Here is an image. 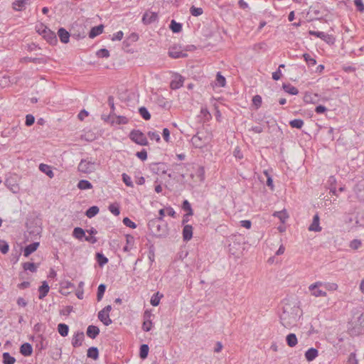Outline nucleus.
Returning <instances> with one entry per match:
<instances>
[{"label": "nucleus", "instance_id": "nucleus-1", "mask_svg": "<svg viewBox=\"0 0 364 364\" xmlns=\"http://www.w3.org/2000/svg\"><path fill=\"white\" fill-rule=\"evenodd\" d=\"M301 316V309L295 304L286 303L280 315L282 324L286 328L295 326Z\"/></svg>", "mask_w": 364, "mask_h": 364}, {"label": "nucleus", "instance_id": "nucleus-2", "mask_svg": "<svg viewBox=\"0 0 364 364\" xmlns=\"http://www.w3.org/2000/svg\"><path fill=\"white\" fill-rule=\"evenodd\" d=\"M36 32L42 36L50 44H54L57 42L56 35L50 30L46 26L40 23L36 26Z\"/></svg>", "mask_w": 364, "mask_h": 364}, {"label": "nucleus", "instance_id": "nucleus-3", "mask_svg": "<svg viewBox=\"0 0 364 364\" xmlns=\"http://www.w3.org/2000/svg\"><path fill=\"white\" fill-rule=\"evenodd\" d=\"M96 166L97 164L95 161L88 159H82L77 166V170L83 173H91L96 170Z\"/></svg>", "mask_w": 364, "mask_h": 364}, {"label": "nucleus", "instance_id": "nucleus-4", "mask_svg": "<svg viewBox=\"0 0 364 364\" xmlns=\"http://www.w3.org/2000/svg\"><path fill=\"white\" fill-rule=\"evenodd\" d=\"M129 138L132 141L141 146H146L148 144L145 134L139 129L132 130L129 134Z\"/></svg>", "mask_w": 364, "mask_h": 364}, {"label": "nucleus", "instance_id": "nucleus-5", "mask_svg": "<svg viewBox=\"0 0 364 364\" xmlns=\"http://www.w3.org/2000/svg\"><path fill=\"white\" fill-rule=\"evenodd\" d=\"M323 287L322 282H316L309 287V290L311 294L315 297H324L326 296V292L322 290L321 288Z\"/></svg>", "mask_w": 364, "mask_h": 364}, {"label": "nucleus", "instance_id": "nucleus-6", "mask_svg": "<svg viewBox=\"0 0 364 364\" xmlns=\"http://www.w3.org/2000/svg\"><path fill=\"white\" fill-rule=\"evenodd\" d=\"M111 310L112 306L108 305L98 313L99 320L105 326H109L112 323V319L109 318V312Z\"/></svg>", "mask_w": 364, "mask_h": 364}, {"label": "nucleus", "instance_id": "nucleus-7", "mask_svg": "<svg viewBox=\"0 0 364 364\" xmlns=\"http://www.w3.org/2000/svg\"><path fill=\"white\" fill-rule=\"evenodd\" d=\"M161 222L159 220L153 219L149 220L148 223V227L151 232L157 236H161L164 232V228L159 224Z\"/></svg>", "mask_w": 364, "mask_h": 364}, {"label": "nucleus", "instance_id": "nucleus-8", "mask_svg": "<svg viewBox=\"0 0 364 364\" xmlns=\"http://www.w3.org/2000/svg\"><path fill=\"white\" fill-rule=\"evenodd\" d=\"M168 55L174 59L186 58L187 53L179 46H173L168 50Z\"/></svg>", "mask_w": 364, "mask_h": 364}, {"label": "nucleus", "instance_id": "nucleus-9", "mask_svg": "<svg viewBox=\"0 0 364 364\" xmlns=\"http://www.w3.org/2000/svg\"><path fill=\"white\" fill-rule=\"evenodd\" d=\"M184 77L179 74L173 75L172 80L170 82V87L172 90H177L183 85Z\"/></svg>", "mask_w": 364, "mask_h": 364}, {"label": "nucleus", "instance_id": "nucleus-10", "mask_svg": "<svg viewBox=\"0 0 364 364\" xmlns=\"http://www.w3.org/2000/svg\"><path fill=\"white\" fill-rule=\"evenodd\" d=\"M191 142L195 148L201 149L206 146L208 141L205 138L202 136H200L198 134L194 135L191 139Z\"/></svg>", "mask_w": 364, "mask_h": 364}, {"label": "nucleus", "instance_id": "nucleus-11", "mask_svg": "<svg viewBox=\"0 0 364 364\" xmlns=\"http://www.w3.org/2000/svg\"><path fill=\"white\" fill-rule=\"evenodd\" d=\"M151 314L149 311H145L144 314V322L142 324V329L148 332L152 328V321H151Z\"/></svg>", "mask_w": 364, "mask_h": 364}, {"label": "nucleus", "instance_id": "nucleus-12", "mask_svg": "<svg viewBox=\"0 0 364 364\" xmlns=\"http://www.w3.org/2000/svg\"><path fill=\"white\" fill-rule=\"evenodd\" d=\"M85 338V335L82 331L75 332L72 338V345L73 347L77 348L82 346Z\"/></svg>", "mask_w": 364, "mask_h": 364}, {"label": "nucleus", "instance_id": "nucleus-13", "mask_svg": "<svg viewBox=\"0 0 364 364\" xmlns=\"http://www.w3.org/2000/svg\"><path fill=\"white\" fill-rule=\"evenodd\" d=\"M157 18L158 15L156 13L147 11L143 15L142 21L145 24H150L155 22L157 20Z\"/></svg>", "mask_w": 364, "mask_h": 364}, {"label": "nucleus", "instance_id": "nucleus-14", "mask_svg": "<svg viewBox=\"0 0 364 364\" xmlns=\"http://www.w3.org/2000/svg\"><path fill=\"white\" fill-rule=\"evenodd\" d=\"M183 239L185 241H189L193 237V227L191 225H185L183 228Z\"/></svg>", "mask_w": 364, "mask_h": 364}, {"label": "nucleus", "instance_id": "nucleus-15", "mask_svg": "<svg viewBox=\"0 0 364 364\" xmlns=\"http://www.w3.org/2000/svg\"><path fill=\"white\" fill-rule=\"evenodd\" d=\"M319 221V216L318 214H316L313 218L311 224L309 227V230L314 232H320L321 230V228L320 226Z\"/></svg>", "mask_w": 364, "mask_h": 364}, {"label": "nucleus", "instance_id": "nucleus-16", "mask_svg": "<svg viewBox=\"0 0 364 364\" xmlns=\"http://www.w3.org/2000/svg\"><path fill=\"white\" fill-rule=\"evenodd\" d=\"M305 358L307 361L311 362L318 355V351L316 348H311L305 352Z\"/></svg>", "mask_w": 364, "mask_h": 364}, {"label": "nucleus", "instance_id": "nucleus-17", "mask_svg": "<svg viewBox=\"0 0 364 364\" xmlns=\"http://www.w3.org/2000/svg\"><path fill=\"white\" fill-rule=\"evenodd\" d=\"M40 243L38 242H34L27 246L24 248L23 250V255L27 257L30 255H31L33 252H34L38 247H39Z\"/></svg>", "mask_w": 364, "mask_h": 364}, {"label": "nucleus", "instance_id": "nucleus-18", "mask_svg": "<svg viewBox=\"0 0 364 364\" xmlns=\"http://www.w3.org/2000/svg\"><path fill=\"white\" fill-rule=\"evenodd\" d=\"M87 336L90 338H95L100 333V329L97 326L90 325L87 328Z\"/></svg>", "mask_w": 364, "mask_h": 364}, {"label": "nucleus", "instance_id": "nucleus-19", "mask_svg": "<svg viewBox=\"0 0 364 364\" xmlns=\"http://www.w3.org/2000/svg\"><path fill=\"white\" fill-rule=\"evenodd\" d=\"M58 35L62 43H67L69 42L70 33L64 28L58 29Z\"/></svg>", "mask_w": 364, "mask_h": 364}, {"label": "nucleus", "instance_id": "nucleus-20", "mask_svg": "<svg viewBox=\"0 0 364 364\" xmlns=\"http://www.w3.org/2000/svg\"><path fill=\"white\" fill-rule=\"evenodd\" d=\"M50 287L47 283V282L44 281L42 282L41 286L38 288L39 295L38 298L40 299H43L49 291Z\"/></svg>", "mask_w": 364, "mask_h": 364}, {"label": "nucleus", "instance_id": "nucleus-21", "mask_svg": "<svg viewBox=\"0 0 364 364\" xmlns=\"http://www.w3.org/2000/svg\"><path fill=\"white\" fill-rule=\"evenodd\" d=\"M39 170L47 175L50 178H53L54 177V173L52 170L51 166L45 164H41L39 165Z\"/></svg>", "mask_w": 364, "mask_h": 364}, {"label": "nucleus", "instance_id": "nucleus-22", "mask_svg": "<svg viewBox=\"0 0 364 364\" xmlns=\"http://www.w3.org/2000/svg\"><path fill=\"white\" fill-rule=\"evenodd\" d=\"M20 352L24 356H28L31 355L33 352L32 346L28 343H25L21 346L20 348Z\"/></svg>", "mask_w": 364, "mask_h": 364}, {"label": "nucleus", "instance_id": "nucleus-23", "mask_svg": "<svg viewBox=\"0 0 364 364\" xmlns=\"http://www.w3.org/2000/svg\"><path fill=\"white\" fill-rule=\"evenodd\" d=\"M226 85L225 77L218 72L216 75V78L214 82L213 86L223 87Z\"/></svg>", "mask_w": 364, "mask_h": 364}, {"label": "nucleus", "instance_id": "nucleus-24", "mask_svg": "<svg viewBox=\"0 0 364 364\" xmlns=\"http://www.w3.org/2000/svg\"><path fill=\"white\" fill-rule=\"evenodd\" d=\"M134 244V237L131 235H126V245L123 247L124 252L130 251Z\"/></svg>", "mask_w": 364, "mask_h": 364}, {"label": "nucleus", "instance_id": "nucleus-25", "mask_svg": "<svg viewBox=\"0 0 364 364\" xmlns=\"http://www.w3.org/2000/svg\"><path fill=\"white\" fill-rule=\"evenodd\" d=\"M103 30H104V26L102 25H99V26H95V27L92 28V29L90 30V31L89 33V37L90 38H94L96 36L100 35L103 32Z\"/></svg>", "mask_w": 364, "mask_h": 364}, {"label": "nucleus", "instance_id": "nucleus-26", "mask_svg": "<svg viewBox=\"0 0 364 364\" xmlns=\"http://www.w3.org/2000/svg\"><path fill=\"white\" fill-rule=\"evenodd\" d=\"M18 129L19 128L18 127H13L9 129H5L3 131L1 136L4 138L9 137L11 136H15L17 134Z\"/></svg>", "mask_w": 364, "mask_h": 364}, {"label": "nucleus", "instance_id": "nucleus-27", "mask_svg": "<svg viewBox=\"0 0 364 364\" xmlns=\"http://www.w3.org/2000/svg\"><path fill=\"white\" fill-rule=\"evenodd\" d=\"M286 341H287V345L289 347L293 348L296 346V344L298 343V339H297L296 334L291 333H289L287 336Z\"/></svg>", "mask_w": 364, "mask_h": 364}, {"label": "nucleus", "instance_id": "nucleus-28", "mask_svg": "<svg viewBox=\"0 0 364 364\" xmlns=\"http://www.w3.org/2000/svg\"><path fill=\"white\" fill-rule=\"evenodd\" d=\"M28 0H14L12 4L13 9L15 11H22L25 8V5Z\"/></svg>", "mask_w": 364, "mask_h": 364}, {"label": "nucleus", "instance_id": "nucleus-29", "mask_svg": "<svg viewBox=\"0 0 364 364\" xmlns=\"http://www.w3.org/2000/svg\"><path fill=\"white\" fill-rule=\"evenodd\" d=\"M273 216L279 218V220L282 223H284L288 218V214L285 210H281V211H276L273 213Z\"/></svg>", "mask_w": 364, "mask_h": 364}, {"label": "nucleus", "instance_id": "nucleus-30", "mask_svg": "<svg viewBox=\"0 0 364 364\" xmlns=\"http://www.w3.org/2000/svg\"><path fill=\"white\" fill-rule=\"evenodd\" d=\"M58 331L60 336L65 337L68 334L69 327L65 323H59L58 325Z\"/></svg>", "mask_w": 364, "mask_h": 364}, {"label": "nucleus", "instance_id": "nucleus-31", "mask_svg": "<svg viewBox=\"0 0 364 364\" xmlns=\"http://www.w3.org/2000/svg\"><path fill=\"white\" fill-rule=\"evenodd\" d=\"M170 28L173 33H180L182 31V24L176 22L175 20H172L170 23Z\"/></svg>", "mask_w": 364, "mask_h": 364}, {"label": "nucleus", "instance_id": "nucleus-32", "mask_svg": "<svg viewBox=\"0 0 364 364\" xmlns=\"http://www.w3.org/2000/svg\"><path fill=\"white\" fill-rule=\"evenodd\" d=\"M77 186L80 190H87L91 189L92 188V183L90 181L84 179L80 180L78 182Z\"/></svg>", "mask_w": 364, "mask_h": 364}, {"label": "nucleus", "instance_id": "nucleus-33", "mask_svg": "<svg viewBox=\"0 0 364 364\" xmlns=\"http://www.w3.org/2000/svg\"><path fill=\"white\" fill-rule=\"evenodd\" d=\"M283 89L286 92L292 95H296L299 93L298 89L290 84L283 85Z\"/></svg>", "mask_w": 364, "mask_h": 364}, {"label": "nucleus", "instance_id": "nucleus-34", "mask_svg": "<svg viewBox=\"0 0 364 364\" xmlns=\"http://www.w3.org/2000/svg\"><path fill=\"white\" fill-rule=\"evenodd\" d=\"M73 236L76 239L82 240L85 236V232L81 228H75L73 232Z\"/></svg>", "mask_w": 364, "mask_h": 364}, {"label": "nucleus", "instance_id": "nucleus-35", "mask_svg": "<svg viewBox=\"0 0 364 364\" xmlns=\"http://www.w3.org/2000/svg\"><path fill=\"white\" fill-rule=\"evenodd\" d=\"M96 260L99 264L100 267H103L108 262V259L100 252H97L96 254Z\"/></svg>", "mask_w": 364, "mask_h": 364}, {"label": "nucleus", "instance_id": "nucleus-36", "mask_svg": "<svg viewBox=\"0 0 364 364\" xmlns=\"http://www.w3.org/2000/svg\"><path fill=\"white\" fill-rule=\"evenodd\" d=\"M87 355L88 358H93L96 360L99 357L98 349L96 347H90L87 350Z\"/></svg>", "mask_w": 364, "mask_h": 364}, {"label": "nucleus", "instance_id": "nucleus-37", "mask_svg": "<svg viewBox=\"0 0 364 364\" xmlns=\"http://www.w3.org/2000/svg\"><path fill=\"white\" fill-rule=\"evenodd\" d=\"M98 213H99V208L97 206L94 205V206L89 208L87 210V211L85 213V215L89 218H92L94 216H95Z\"/></svg>", "mask_w": 364, "mask_h": 364}, {"label": "nucleus", "instance_id": "nucleus-38", "mask_svg": "<svg viewBox=\"0 0 364 364\" xmlns=\"http://www.w3.org/2000/svg\"><path fill=\"white\" fill-rule=\"evenodd\" d=\"M23 269L25 271L36 272L37 271V266L33 262H24L22 264Z\"/></svg>", "mask_w": 364, "mask_h": 364}, {"label": "nucleus", "instance_id": "nucleus-39", "mask_svg": "<svg viewBox=\"0 0 364 364\" xmlns=\"http://www.w3.org/2000/svg\"><path fill=\"white\" fill-rule=\"evenodd\" d=\"M182 208L185 211L187 212V217H191L193 215V211L191 208V203L187 200H185L183 202Z\"/></svg>", "mask_w": 364, "mask_h": 364}, {"label": "nucleus", "instance_id": "nucleus-40", "mask_svg": "<svg viewBox=\"0 0 364 364\" xmlns=\"http://www.w3.org/2000/svg\"><path fill=\"white\" fill-rule=\"evenodd\" d=\"M309 33L311 36H316V37L319 38L323 41H326V38L330 37V35H328L323 31H309Z\"/></svg>", "mask_w": 364, "mask_h": 364}, {"label": "nucleus", "instance_id": "nucleus-41", "mask_svg": "<svg viewBox=\"0 0 364 364\" xmlns=\"http://www.w3.org/2000/svg\"><path fill=\"white\" fill-rule=\"evenodd\" d=\"M16 359L11 356L9 353H3V363L4 364H14Z\"/></svg>", "mask_w": 364, "mask_h": 364}, {"label": "nucleus", "instance_id": "nucleus-42", "mask_svg": "<svg viewBox=\"0 0 364 364\" xmlns=\"http://www.w3.org/2000/svg\"><path fill=\"white\" fill-rule=\"evenodd\" d=\"M105 289H106V286L105 284H100L99 286H98V288H97V299L98 301H101L103 296H104V294H105Z\"/></svg>", "mask_w": 364, "mask_h": 364}, {"label": "nucleus", "instance_id": "nucleus-43", "mask_svg": "<svg viewBox=\"0 0 364 364\" xmlns=\"http://www.w3.org/2000/svg\"><path fill=\"white\" fill-rule=\"evenodd\" d=\"M289 124L293 128L301 129L304 125V121L301 119H295L290 121Z\"/></svg>", "mask_w": 364, "mask_h": 364}, {"label": "nucleus", "instance_id": "nucleus-44", "mask_svg": "<svg viewBox=\"0 0 364 364\" xmlns=\"http://www.w3.org/2000/svg\"><path fill=\"white\" fill-rule=\"evenodd\" d=\"M149 353V346L146 344H143L140 347L139 355L140 358L144 359L147 357Z\"/></svg>", "mask_w": 364, "mask_h": 364}, {"label": "nucleus", "instance_id": "nucleus-45", "mask_svg": "<svg viewBox=\"0 0 364 364\" xmlns=\"http://www.w3.org/2000/svg\"><path fill=\"white\" fill-rule=\"evenodd\" d=\"M128 119L124 116H117L116 118L112 120V124H126L128 123Z\"/></svg>", "mask_w": 364, "mask_h": 364}, {"label": "nucleus", "instance_id": "nucleus-46", "mask_svg": "<svg viewBox=\"0 0 364 364\" xmlns=\"http://www.w3.org/2000/svg\"><path fill=\"white\" fill-rule=\"evenodd\" d=\"M162 297V295H159V293L154 294L150 300V303L154 306H157L160 303V299Z\"/></svg>", "mask_w": 364, "mask_h": 364}, {"label": "nucleus", "instance_id": "nucleus-47", "mask_svg": "<svg viewBox=\"0 0 364 364\" xmlns=\"http://www.w3.org/2000/svg\"><path fill=\"white\" fill-rule=\"evenodd\" d=\"M108 209L115 216L119 215L120 213L119 206L117 203L110 204Z\"/></svg>", "mask_w": 364, "mask_h": 364}, {"label": "nucleus", "instance_id": "nucleus-48", "mask_svg": "<svg viewBox=\"0 0 364 364\" xmlns=\"http://www.w3.org/2000/svg\"><path fill=\"white\" fill-rule=\"evenodd\" d=\"M303 58L309 66H314L316 64V60L308 53H304Z\"/></svg>", "mask_w": 364, "mask_h": 364}, {"label": "nucleus", "instance_id": "nucleus-49", "mask_svg": "<svg viewBox=\"0 0 364 364\" xmlns=\"http://www.w3.org/2000/svg\"><path fill=\"white\" fill-rule=\"evenodd\" d=\"M190 13L193 16H199L203 13V10L200 7H196L194 6H192L190 8Z\"/></svg>", "mask_w": 364, "mask_h": 364}, {"label": "nucleus", "instance_id": "nucleus-50", "mask_svg": "<svg viewBox=\"0 0 364 364\" xmlns=\"http://www.w3.org/2000/svg\"><path fill=\"white\" fill-rule=\"evenodd\" d=\"M140 115L146 120H149L151 118V114L144 107H140L139 109Z\"/></svg>", "mask_w": 364, "mask_h": 364}, {"label": "nucleus", "instance_id": "nucleus-51", "mask_svg": "<svg viewBox=\"0 0 364 364\" xmlns=\"http://www.w3.org/2000/svg\"><path fill=\"white\" fill-rule=\"evenodd\" d=\"M98 58H108L109 56V51L106 48H101L96 53Z\"/></svg>", "mask_w": 364, "mask_h": 364}, {"label": "nucleus", "instance_id": "nucleus-52", "mask_svg": "<svg viewBox=\"0 0 364 364\" xmlns=\"http://www.w3.org/2000/svg\"><path fill=\"white\" fill-rule=\"evenodd\" d=\"M122 181L126 184V186L129 187H133V182L132 181V178L129 176H128L127 173H122Z\"/></svg>", "mask_w": 364, "mask_h": 364}, {"label": "nucleus", "instance_id": "nucleus-53", "mask_svg": "<svg viewBox=\"0 0 364 364\" xmlns=\"http://www.w3.org/2000/svg\"><path fill=\"white\" fill-rule=\"evenodd\" d=\"M262 102V97L260 95H257L252 98V104L254 106H255L256 109L260 107Z\"/></svg>", "mask_w": 364, "mask_h": 364}, {"label": "nucleus", "instance_id": "nucleus-54", "mask_svg": "<svg viewBox=\"0 0 364 364\" xmlns=\"http://www.w3.org/2000/svg\"><path fill=\"white\" fill-rule=\"evenodd\" d=\"M9 246L8 243L4 240H0V251L3 254H6L9 252Z\"/></svg>", "mask_w": 364, "mask_h": 364}, {"label": "nucleus", "instance_id": "nucleus-55", "mask_svg": "<svg viewBox=\"0 0 364 364\" xmlns=\"http://www.w3.org/2000/svg\"><path fill=\"white\" fill-rule=\"evenodd\" d=\"M148 136L151 140H155L156 141L159 142L160 141V136L159 133H157L155 131H150L148 132Z\"/></svg>", "mask_w": 364, "mask_h": 364}, {"label": "nucleus", "instance_id": "nucleus-56", "mask_svg": "<svg viewBox=\"0 0 364 364\" xmlns=\"http://www.w3.org/2000/svg\"><path fill=\"white\" fill-rule=\"evenodd\" d=\"M323 287L331 291H334L338 289V285L336 283L323 282Z\"/></svg>", "mask_w": 364, "mask_h": 364}, {"label": "nucleus", "instance_id": "nucleus-57", "mask_svg": "<svg viewBox=\"0 0 364 364\" xmlns=\"http://www.w3.org/2000/svg\"><path fill=\"white\" fill-rule=\"evenodd\" d=\"M123 223L127 227L131 228L132 229H134L136 228V225L135 223H134L132 220H131L129 218H124L123 219Z\"/></svg>", "mask_w": 364, "mask_h": 364}, {"label": "nucleus", "instance_id": "nucleus-58", "mask_svg": "<svg viewBox=\"0 0 364 364\" xmlns=\"http://www.w3.org/2000/svg\"><path fill=\"white\" fill-rule=\"evenodd\" d=\"M60 286L63 289H73V288H75L74 284H73L71 282H70L68 280L63 281L60 283Z\"/></svg>", "mask_w": 364, "mask_h": 364}, {"label": "nucleus", "instance_id": "nucleus-59", "mask_svg": "<svg viewBox=\"0 0 364 364\" xmlns=\"http://www.w3.org/2000/svg\"><path fill=\"white\" fill-rule=\"evenodd\" d=\"M35 122V118L32 114H27L26 116V122L25 124L26 126L30 127Z\"/></svg>", "mask_w": 364, "mask_h": 364}, {"label": "nucleus", "instance_id": "nucleus-60", "mask_svg": "<svg viewBox=\"0 0 364 364\" xmlns=\"http://www.w3.org/2000/svg\"><path fill=\"white\" fill-rule=\"evenodd\" d=\"M358 360L354 353L350 354L346 364H358Z\"/></svg>", "mask_w": 364, "mask_h": 364}, {"label": "nucleus", "instance_id": "nucleus-61", "mask_svg": "<svg viewBox=\"0 0 364 364\" xmlns=\"http://www.w3.org/2000/svg\"><path fill=\"white\" fill-rule=\"evenodd\" d=\"M124 33L122 31H117L114 33L112 37V41H121L123 38Z\"/></svg>", "mask_w": 364, "mask_h": 364}, {"label": "nucleus", "instance_id": "nucleus-62", "mask_svg": "<svg viewBox=\"0 0 364 364\" xmlns=\"http://www.w3.org/2000/svg\"><path fill=\"white\" fill-rule=\"evenodd\" d=\"M354 3H355V5L357 9L360 12L364 11V4L363 2V0H355Z\"/></svg>", "mask_w": 364, "mask_h": 364}, {"label": "nucleus", "instance_id": "nucleus-63", "mask_svg": "<svg viewBox=\"0 0 364 364\" xmlns=\"http://www.w3.org/2000/svg\"><path fill=\"white\" fill-rule=\"evenodd\" d=\"M136 156L141 161H145L147 159V152L145 149L141 150L136 154Z\"/></svg>", "mask_w": 364, "mask_h": 364}, {"label": "nucleus", "instance_id": "nucleus-64", "mask_svg": "<svg viewBox=\"0 0 364 364\" xmlns=\"http://www.w3.org/2000/svg\"><path fill=\"white\" fill-rule=\"evenodd\" d=\"M361 246V242L359 240H353L350 243V247L353 250H357Z\"/></svg>", "mask_w": 364, "mask_h": 364}]
</instances>
